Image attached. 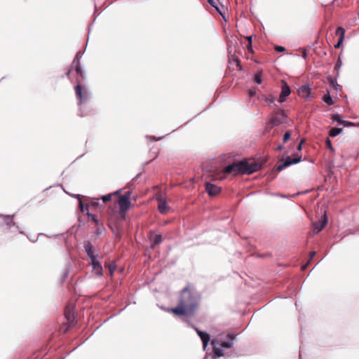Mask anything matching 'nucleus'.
Instances as JSON below:
<instances>
[{"mask_svg": "<svg viewBox=\"0 0 359 359\" xmlns=\"http://www.w3.org/2000/svg\"><path fill=\"white\" fill-rule=\"evenodd\" d=\"M260 168V165L255 163H249L247 161H239L233 163L226 166L224 172L225 174L233 173V175L242 173V174H251L255 171H257Z\"/></svg>", "mask_w": 359, "mask_h": 359, "instance_id": "obj_2", "label": "nucleus"}, {"mask_svg": "<svg viewBox=\"0 0 359 359\" xmlns=\"http://www.w3.org/2000/svg\"><path fill=\"white\" fill-rule=\"evenodd\" d=\"M298 94L302 97H308L310 95V88L306 86H302L298 89Z\"/></svg>", "mask_w": 359, "mask_h": 359, "instance_id": "obj_18", "label": "nucleus"}, {"mask_svg": "<svg viewBox=\"0 0 359 359\" xmlns=\"http://www.w3.org/2000/svg\"><path fill=\"white\" fill-rule=\"evenodd\" d=\"M236 62H237V65L240 66V60L238 58L236 59Z\"/></svg>", "mask_w": 359, "mask_h": 359, "instance_id": "obj_43", "label": "nucleus"}, {"mask_svg": "<svg viewBox=\"0 0 359 359\" xmlns=\"http://www.w3.org/2000/svg\"><path fill=\"white\" fill-rule=\"evenodd\" d=\"M162 242V236L161 234H157L154 236L153 243L151 244V247L152 248H154V247L156 245L160 244Z\"/></svg>", "mask_w": 359, "mask_h": 359, "instance_id": "obj_23", "label": "nucleus"}, {"mask_svg": "<svg viewBox=\"0 0 359 359\" xmlns=\"http://www.w3.org/2000/svg\"><path fill=\"white\" fill-rule=\"evenodd\" d=\"M74 69L77 74V75H79L81 78L82 79H85V74H84V72H83V70L81 69V65H80V56H79V53H78L72 63V65H71V69L67 72V76L69 78V76H70V73L72 72V69Z\"/></svg>", "mask_w": 359, "mask_h": 359, "instance_id": "obj_5", "label": "nucleus"}, {"mask_svg": "<svg viewBox=\"0 0 359 359\" xmlns=\"http://www.w3.org/2000/svg\"><path fill=\"white\" fill-rule=\"evenodd\" d=\"M208 3L213 7H216V3L214 0H208Z\"/></svg>", "mask_w": 359, "mask_h": 359, "instance_id": "obj_36", "label": "nucleus"}, {"mask_svg": "<svg viewBox=\"0 0 359 359\" xmlns=\"http://www.w3.org/2000/svg\"><path fill=\"white\" fill-rule=\"evenodd\" d=\"M156 199L158 203V210L162 214H165L169 210L170 208L167 205L165 198L161 194H157Z\"/></svg>", "mask_w": 359, "mask_h": 359, "instance_id": "obj_9", "label": "nucleus"}, {"mask_svg": "<svg viewBox=\"0 0 359 359\" xmlns=\"http://www.w3.org/2000/svg\"><path fill=\"white\" fill-rule=\"evenodd\" d=\"M205 190L210 196H215L220 193L221 188L213 184L206 182Z\"/></svg>", "mask_w": 359, "mask_h": 359, "instance_id": "obj_10", "label": "nucleus"}, {"mask_svg": "<svg viewBox=\"0 0 359 359\" xmlns=\"http://www.w3.org/2000/svg\"><path fill=\"white\" fill-rule=\"evenodd\" d=\"M332 83L333 84L336 90H337L338 88H341L340 86L338 84L334 85L333 81H332Z\"/></svg>", "mask_w": 359, "mask_h": 359, "instance_id": "obj_41", "label": "nucleus"}, {"mask_svg": "<svg viewBox=\"0 0 359 359\" xmlns=\"http://www.w3.org/2000/svg\"><path fill=\"white\" fill-rule=\"evenodd\" d=\"M290 93H291V90H290V86L285 82H283L278 101L280 102H285L286 100V97L290 94Z\"/></svg>", "mask_w": 359, "mask_h": 359, "instance_id": "obj_11", "label": "nucleus"}, {"mask_svg": "<svg viewBox=\"0 0 359 359\" xmlns=\"http://www.w3.org/2000/svg\"><path fill=\"white\" fill-rule=\"evenodd\" d=\"M211 344L212 345L213 353L216 356L222 357L224 355L223 348L219 346V341L213 339Z\"/></svg>", "mask_w": 359, "mask_h": 359, "instance_id": "obj_14", "label": "nucleus"}, {"mask_svg": "<svg viewBox=\"0 0 359 359\" xmlns=\"http://www.w3.org/2000/svg\"><path fill=\"white\" fill-rule=\"evenodd\" d=\"M148 138L152 141H157L160 138H156L154 136H149Z\"/></svg>", "mask_w": 359, "mask_h": 359, "instance_id": "obj_39", "label": "nucleus"}, {"mask_svg": "<svg viewBox=\"0 0 359 359\" xmlns=\"http://www.w3.org/2000/svg\"><path fill=\"white\" fill-rule=\"evenodd\" d=\"M332 119L333 121L339 122L341 124H343L344 126H349L351 124L348 121L341 120L339 114H334L332 117Z\"/></svg>", "mask_w": 359, "mask_h": 359, "instance_id": "obj_21", "label": "nucleus"}, {"mask_svg": "<svg viewBox=\"0 0 359 359\" xmlns=\"http://www.w3.org/2000/svg\"><path fill=\"white\" fill-rule=\"evenodd\" d=\"M326 224H327V217H326V215H324V217L322 220L313 224V233H319L320 231H322L325 228Z\"/></svg>", "mask_w": 359, "mask_h": 359, "instance_id": "obj_13", "label": "nucleus"}, {"mask_svg": "<svg viewBox=\"0 0 359 359\" xmlns=\"http://www.w3.org/2000/svg\"><path fill=\"white\" fill-rule=\"evenodd\" d=\"M301 161H302V156H299V155H296L295 157L292 159L290 157H287L285 160L282 159L280 161V163L277 166V170L281 171L286 167H287L292 164L297 163L300 162Z\"/></svg>", "mask_w": 359, "mask_h": 359, "instance_id": "obj_7", "label": "nucleus"}, {"mask_svg": "<svg viewBox=\"0 0 359 359\" xmlns=\"http://www.w3.org/2000/svg\"><path fill=\"white\" fill-rule=\"evenodd\" d=\"M287 116L283 111H279L274 114L269 122V126L272 128L274 126H278L285 122Z\"/></svg>", "mask_w": 359, "mask_h": 359, "instance_id": "obj_6", "label": "nucleus"}, {"mask_svg": "<svg viewBox=\"0 0 359 359\" xmlns=\"http://www.w3.org/2000/svg\"><path fill=\"white\" fill-rule=\"evenodd\" d=\"M130 193L126 192L124 195H118V199L116 201L119 206L118 214L122 219H125L126 217V212L130 207V201L129 200Z\"/></svg>", "mask_w": 359, "mask_h": 359, "instance_id": "obj_4", "label": "nucleus"}, {"mask_svg": "<svg viewBox=\"0 0 359 359\" xmlns=\"http://www.w3.org/2000/svg\"><path fill=\"white\" fill-rule=\"evenodd\" d=\"M87 215L90 220L93 221L96 225L98 224V220L96 218L95 215H94L91 213H89V212L87 213Z\"/></svg>", "mask_w": 359, "mask_h": 359, "instance_id": "obj_27", "label": "nucleus"}, {"mask_svg": "<svg viewBox=\"0 0 359 359\" xmlns=\"http://www.w3.org/2000/svg\"><path fill=\"white\" fill-rule=\"evenodd\" d=\"M341 131H342V128H332L329 131V135L332 137H334L337 136L339 134H340Z\"/></svg>", "mask_w": 359, "mask_h": 359, "instance_id": "obj_22", "label": "nucleus"}, {"mask_svg": "<svg viewBox=\"0 0 359 359\" xmlns=\"http://www.w3.org/2000/svg\"><path fill=\"white\" fill-rule=\"evenodd\" d=\"M201 296L187 285L180 292L177 306L170 309L177 316H191L199 306Z\"/></svg>", "mask_w": 359, "mask_h": 359, "instance_id": "obj_1", "label": "nucleus"}, {"mask_svg": "<svg viewBox=\"0 0 359 359\" xmlns=\"http://www.w3.org/2000/svg\"><path fill=\"white\" fill-rule=\"evenodd\" d=\"M341 65V61L340 60V57H339L336 65H335V69H339Z\"/></svg>", "mask_w": 359, "mask_h": 359, "instance_id": "obj_33", "label": "nucleus"}, {"mask_svg": "<svg viewBox=\"0 0 359 359\" xmlns=\"http://www.w3.org/2000/svg\"><path fill=\"white\" fill-rule=\"evenodd\" d=\"M105 266H106V267H108V269H109V275H110L111 276H113V274H114V271H116V264H115L114 263H112V264H106Z\"/></svg>", "mask_w": 359, "mask_h": 359, "instance_id": "obj_25", "label": "nucleus"}, {"mask_svg": "<svg viewBox=\"0 0 359 359\" xmlns=\"http://www.w3.org/2000/svg\"><path fill=\"white\" fill-rule=\"evenodd\" d=\"M196 331L198 336L201 337L203 341V346H206L208 342L210 341V335L208 333L202 332L197 328L196 329Z\"/></svg>", "mask_w": 359, "mask_h": 359, "instance_id": "obj_16", "label": "nucleus"}, {"mask_svg": "<svg viewBox=\"0 0 359 359\" xmlns=\"http://www.w3.org/2000/svg\"><path fill=\"white\" fill-rule=\"evenodd\" d=\"M118 195V191H115L112 194H109L103 196L102 197V200L103 203H105L110 201L111 200H112L113 197H116Z\"/></svg>", "mask_w": 359, "mask_h": 359, "instance_id": "obj_20", "label": "nucleus"}, {"mask_svg": "<svg viewBox=\"0 0 359 359\" xmlns=\"http://www.w3.org/2000/svg\"><path fill=\"white\" fill-rule=\"evenodd\" d=\"M326 144H327V148H329L330 150H333V147L332 146V143L330 140H326Z\"/></svg>", "mask_w": 359, "mask_h": 359, "instance_id": "obj_32", "label": "nucleus"}, {"mask_svg": "<svg viewBox=\"0 0 359 359\" xmlns=\"http://www.w3.org/2000/svg\"><path fill=\"white\" fill-rule=\"evenodd\" d=\"M304 139H302V140L300 141V142H299V145L297 146V150H299V151L302 150V144H304Z\"/></svg>", "mask_w": 359, "mask_h": 359, "instance_id": "obj_35", "label": "nucleus"}, {"mask_svg": "<svg viewBox=\"0 0 359 359\" xmlns=\"http://www.w3.org/2000/svg\"><path fill=\"white\" fill-rule=\"evenodd\" d=\"M283 149V147L282 145H280L278 147L277 149L279 151H281Z\"/></svg>", "mask_w": 359, "mask_h": 359, "instance_id": "obj_42", "label": "nucleus"}, {"mask_svg": "<svg viewBox=\"0 0 359 359\" xmlns=\"http://www.w3.org/2000/svg\"><path fill=\"white\" fill-rule=\"evenodd\" d=\"M99 201V199H95V201H93L91 202V205L92 206H95V207L98 206V205H99V201Z\"/></svg>", "mask_w": 359, "mask_h": 359, "instance_id": "obj_34", "label": "nucleus"}, {"mask_svg": "<svg viewBox=\"0 0 359 359\" xmlns=\"http://www.w3.org/2000/svg\"><path fill=\"white\" fill-rule=\"evenodd\" d=\"M275 50L277 51V52H283L285 50V48L283 47V46H275Z\"/></svg>", "mask_w": 359, "mask_h": 359, "instance_id": "obj_31", "label": "nucleus"}, {"mask_svg": "<svg viewBox=\"0 0 359 359\" xmlns=\"http://www.w3.org/2000/svg\"><path fill=\"white\" fill-rule=\"evenodd\" d=\"M90 260V264L93 266V271L97 276H102V266H101L100 263L96 259V258L92 259Z\"/></svg>", "mask_w": 359, "mask_h": 359, "instance_id": "obj_15", "label": "nucleus"}, {"mask_svg": "<svg viewBox=\"0 0 359 359\" xmlns=\"http://www.w3.org/2000/svg\"><path fill=\"white\" fill-rule=\"evenodd\" d=\"M76 83L77 85L75 86V93L76 98L79 100V104H81L83 100L87 98V91L85 88L81 86V81L79 79H77Z\"/></svg>", "mask_w": 359, "mask_h": 359, "instance_id": "obj_8", "label": "nucleus"}, {"mask_svg": "<svg viewBox=\"0 0 359 359\" xmlns=\"http://www.w3.org/2000/svg\"><path fill=\"white\" fill-rule=\"evenodd\" d=\"M255 81L256 83L260 84L262 83V77L260 74H257L255 76Z\"/></svg>", "mask_w": 359, "mask_h": 359, "instance_id": "obj_30", "label": "nucleus"}, {"mask_svg": "<svg viewBox=\"0 0 359 359\" xmlns=\"http://www.w3.org/2000/svg\"><path fill=\"white\" fill-rule=\"evenodd\" d=\"M215 8V10L217 11V12L221 15L223 18H224V6H222L221 7L218 6L217 5H216V7H214Z\"/></svg>", "mask_w": 359, "mask_h": 359, "instance_id": "obj_26", "label": "nucleus"}, {"mask_svg": "<svg viewBox=\"0 0 359 359\" xmlns=\"http://www.w3.org/2000/svg\"><path fill=\"white\" fill-rule=\"evenodd\" d=\"M248 50L250 52H251V53H252V52H253L252 47V43H248Z\"/></svg>", "mask_w": 359, "mask_h": 359, "instance_id": "obj_38", "label": "nucleus"}, {"mask_svg": "<svg viewBox=\"0 0 359 359\" xmlns=\"http://www.w3.org/2000/svg\"><path fill=\"white\" fill-rule=\"evenodd\" d=\"M316 255V252L313 251L311 252H310V259L308 261V262L302 266V270H304L309 265V262H311V260L313 259V257Z\"/></svg>", "mask_w": 359, "mask_h": 359, "instance_id": "obj_28", "label": "nucleus"}, {"mask_svg": "<svg viewBox=\"0 0 359 359\" xmlns=\"http://www.w3.org/2000/svg\"><path fill=\"white\" fill-rule=\"evenodd\" d=\"M84 248L88 257H89L90 259L95 258L93 251V245L90 241L84 243Z\"/></svg>", "mask_w": 359, "mask_h": 359, "instance_id": "obj_17", "label": "nucleus"}, {"mask_svg": "<svg viewBox=\"0 0 359 359\" xmlns=\"http://www.w3.org/2000/svg\"><path fill=\"white\" fill-rule=\"evenodd\" d=\"M246 39L248 41V43H252V36H247Z\"/></svg>", "mask_w": 359, "mask_h": 359, "instance_id": "obj_40", "label": "nucleus"}, {"mask_svg": "<svg viewBox=\"0 0 359 359\" xmlns=\"http://www.w3.org/2000/svg\"><path fill=\"white\" fill-rule=\"evenodd\" d=\"M65 317L67 323L63 324L60 327V331L65 334L69 329L74 327L76 325L75 320V305L74 303H68L65 309Z\"/></svg>", "mask_w": 359, "mask_h": 359, "instance_id": "obj_3", "label": "nucleus"}, {"mask_svg": "<svg viewBox=\"0 0 359 359\" xmlns=\"http://www.w3.org/2000/svg\"><path fill=\"white\" fill-rule=\"evenodd\" d=\"M79 206H80L81 210L82 212H84V205L81 201H79Z\"/></svg>", "mask_w": 359, "mask_h": 359, "instance_id": "obj_37", "label": "nucleus"}, {"mask_svg": "<svg viewBox=\"0 0 359 359\" xmlns=\"http://www.w3.org/2000/svg\"><path fill=\"white\" fill-rule=\"evenodd\" d=\"M291 137V132L290 130L286 131L283 136V142H287Z\"/></svg>", "mask_w": 359, "mask_h": 359, "instance_id": "obj_29", "label": "nucleus"}, {"mask_svg": "<svg viewBox=\"0 0 359 359\" xmlns=\"http://www.w3.org/2000/svg\"><path fill=\"white\" fill-rule=\"evenodd\" d=\"M335 34H336V36H339V40H338V42L337 43V44L334 45V48H339L340 46H341L344 39L345 29L343 27H339L336 29Z\"/></svg>", "mask_w": 359, "mask_h": 359, "instance_id": "obj_12", "label": "nucleus"}, {"mask_svg": "<svg viewBox=\"0 0 359 359\" xmlns=\"http://www.w3.org/2000/svg\"><path fill=\"white\" fill-rule=\"evenodd\" d=\"M323 101L327 103L328 105H332L334 104V102L332 99V97H330V94L327 93V94H325L324 96H323Z\"/></svg>", "mask_w": 359, "mask_h": 359, "instance_id": "obj_24", "label": "nucleus"}, {"mask_svg": "<svg viewBox=\"0 0 359 359\" xmlns=\"http://www.w3.org/2000/svg\"><path fill=\"white\" fill-rule=\"evenodd\" d=\"M228 337L229 338V340L227 341H219V346H220L222 348H230L233 346V340L234 339L233 337H232L231 334H228Z\"/></svg>", "mask_w": 359, "mask_h": 359, "instance_id": "obj_19", "label": "nucleus"}]
</instances>
